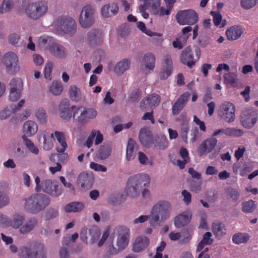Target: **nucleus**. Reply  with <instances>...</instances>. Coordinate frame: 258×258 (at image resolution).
<instances>
[{
  "instance_id": "f704fd0d",
  "label": "nucleus",
  "mask_w": 258,
  "mask_h": 258,
  "mask_svg": "<svg viewBox=\"0 0 258 258\" xmlns=\"http://www.w3.org/2000/svg\"><path fill=\"white\" fill-rule=\"evenodd\" d=\"M84 208V204L81 202H72L66 205L64 209L67 213H75L81 211Z\"/></svg>"
},
{
  "instance_id": "7ed1b4c3",
  "label": "nucleus",
  "mask_w": 258,
  "mask_h": 258,
  "mask_svg": "<svg viewBox=\"0 0 258 258\" xmlns=\"http://www.w3.org/2000/svg\"><path fill=\"white\" fill-rule=\"evenodd\" d=\"M113 234L116 237V247L112 244L108 246V250L111 254L117 253L127 246L130 240V229L126 227L118 226L114 229Z\"/></svg>"
},
{
  "instance_id": "f03ea898",
  "label": "nucleus",
  "mask_w": 258,
  "mask_h": 258,
  "mask_svg": "<svg viewBox=\"0 0 258 258\" xmlns=\"http://www.w3.org/2000/svg\"><path fill=\"white\" fill-rule=\"evenodd\" d=\"M150 182V177L146 173L136 174L131 177L127 181L126 194L128 196L136 198L145 187L148 186Z\"/></svg>"
},
{
  "instance_id": "e2e57ef3",
  "label": "nucleus",
  "mask_w": 258,
  "mask_h": 258,
  "mask_svg": "<svg viewBox=\"0 0 258 258\" xmlns=\"http://www.w3.org/2000/svg\"><path fill=\"white\" fill-rule=\"evenodd\" d=\"M53 68V64L51 62H47L44 70V77L46 79L50 81L51 80V74Z\"/></svg>"
},
{
  "instance_id": "b1692460",
  "label": "nucleus",
  "mask_w": 258,
  "mask_h": 258,
  "mask_svg": "<svg viewBox=\"0 0 258 258\" xmlns=\"http://www.w3.org/2000/svg\"><path fill=\"white\" fill-rule=\"evenodd\" d=\"M243 30L238 26H234L230 27L226 31V35L229 40H235L242 35Z\"/></svg>"
},
{
  "instance_id": "0e129e2a",
  "label": "nucleus",
  "mask_w": 258,
  "mask_h": 258,
  "mask_svg": "<svg viewBox=\"0 0 258 258\" xmlns=\"http://www.w3.org/2000/svg\"><path fill=\"white\" fill-rule=\"evenodd\" d=\"M20 40V36L18 34L13 33L9 36V41L12 45L16 46Z\"/></svg>"
},
{
  "instance_id": "ddd939ff",
  "label": "nucleus",
  "mask_w": 258,
  "mask_h": 258,
  "mask_svg": "<svg viewBox=\"0 0 258 258\" xmlns=\"http://www.w3.org/2000/svg\"><path fill=\"white\" fill-rule=\"evenodd\" d=\"M80 25L87 28L93 25L94 22V11L90 6H84L81 12L79 18Z\"/></svg>"
},
{
  "instance_id": "864d4df0",
  "label": "nucleus",
  "mask_w": 258,
  "mask_h": 258,
  "mask_svg": "<svg viewBox=\"0 0 258 258\" xmlns=\"http://www.w3.org/2000/svg\"><path fill=\"white\" fill-rule=\"evenodd\" d=\"M168 145V142L167 138L164 136H162L160 139L156 141L155 146L161 150L165 149Z\"/></svg>"
},
{
  "instance_id": "a18cd8bd",
  "label": "nucleus",
  "mask_w": 258,
  "mask_h": 258,
  "mask_svg": "<svg viewBox=\"0 0 258 258\" xmlns=\"http://www.w3.org/2000/svg\"><path fill=\"white\" fill-rule=\"evenodd\" d=\"M25 220V217L22 215L16 214L13 216L11 222V227L18 228L22 225Z\"/></svg>"
},
{
  "instance_id": "6e6552de",
  "label": "nucleus",
  "mask_w": 258,
  "mask_h": 258,
  "mask_svg": "<svg viewBox=\"0 0 258 258\" xmlns=\"http://www.w3.org/2000/svg\"><path fill=\"white\" fill-rule=\"evenodd\" d=\"M55 26L59 33L69 35L74 34L77 29V25L75 20L69 17L58 20L56 21Z\"/></svg>"
},
{
  "instance_id": "49530a36",
  "label": "nucleus",
  "mask_w": 258,
  "mask_h": 258,
  "mask_svg": "<svg viewBox=\"0 0 258 258\" xmlns=\"http://www.w3.org/2000/svg\"><path fill=\"white\" fill-rule=\"evenodd\" d=\"M137 26L142 32L150 36H162L160 33H154L150 30H147L145 25L142 22H138L137 23Z\"/></svg>"
},
{
  "instance_id": "603ef678",
  "label": "nucleus",
  "mask_w": 258,
  "mask_h": 258,
  "mask_svg": "<svg viewBox=\"0 0 258 258\" xmlns=\"http://www.w3.org/2000/svg\"><path fill=\"white\" fill-rule=\"evenodd\" d=\"M90 134H91V137L94 139L95 145H98L102 142L103 136L100 131L94 129L91 131Z\"/></svg>"
},
{
  "instance_id": "72a5a7b5",
  "label": "nucleus",
  "mask_w": 258,
  "mask_h": 258,
  "mask_svg": "<svg viewBox=\"0 0 258 258\" xmlns=\"http://www.w3.org/2000/svg\"><path fill=\"white\" fill-rule=\"evenodd\" d=\"M223 78L226 83L230 84L233 87L238 86V79L236 73L228 72L223 75Z\"/></svg>"
},
{
  "instance_id": "9b49d317",
  "label": "nucleus",
  "mask_w": 258,
  "mask_h": 258,
  "mask_svg": "<svg viewBox=\"0 0 258 258\" xmlns=\"http://www.w3.org/2000/svg\"><path fill=\"white\" fill-rule=\"evenodd\" d=\"M3 62L7 70L11 73H16L19 70V58L13 51L8 52L4 55Z\"/></svg>"
},
{
  "instance_id": "7c9ffc66",
  "label": "nucleus",
  "mask_w": 258,
  "mask_h": 258,
  "mask_svg": "<svg viewBox=\"0 0 258 258\" xmlns=\"http://www.w3.org/2000/svg\"><path fill=\"white\" fill-rule=\"evenodd\" d=\"M68 94L70 98L73 101L79 102L82 99L81 90L75 85L70 86Z\"/></svg>"
},
{
  "instance_id": "c85d7f7f",
  "label": "nucleus",
  "mask_w": 258,
  "mask_h": 258,
  "mask_svg": "<svg viewBox=\"0 0 258 258\" xmlns=\"http://www.w3.org/2000/svg\"><path fill=\"white\" fill-rule=\"evenodd\" d=\"M130 64L131 60L124 58L116 63L114 69V72L116 74L121 75L129 69Z\"/></svg>"
},
{
  "instance_id": "4c0bfd02",
  "label": "nucleus",
  "mask_w": 258,
  "mask_h": 258,
  "mask_svg": "<svg viewBox=\"0 0 258 258\" xmlns=\"http://www.w3.org/2000/svg\"><path fill=\"white\" fill-rule=\"evenodd\" d=\"M24 13L29 18L33 20H37L40 19L33 4L26 7Z\"/></svg>"
},
{
  "instance_id": "6e6d98bb",
  "label": "nucleus",
  "mask_w": 258,
  "mask_h": 258,
  "mask_svg": "<svg viewBox=\"0 0 258 258\" xmlns=\"http://www.w3.org/2000/svg\"><path fill=\"white\" fill-rule=\"evenodd\" d=\"M166 244L164 241H162L160 243V246L157 247L156 254L153 258H163L162 251L164 250L166 247ZM163 258H168L167 255H164Z\"/></svg>"
},
{
  "instance_id": "20e7f679",
  "label": "nucleus",
  "mask_w": 258,
  "mask_h": 258,
  "mask_svg": "<svg viewBox=\"0 0 258 258\" xmlns=\"http://www.w3.org/2000/svg\"><path fill=\"white\" fill-rule=\"evenodd\" d=\"M49 199L42 194H35L27 201L25 208L30 213H36L43 210L49 204Z\"/></svg>"
},
{
  "instance_id": "13d9d810",
  "label": "nucleus",
  "mask_w": 258,
  "mask_h": 258,
  "mask_svg": "<svg viewBox=\"0 0 258 258\" xmlns=\"http://www.w3.org/2000/svg\"><path fill=\"white\" fill-rule=\"evenodd\" d=\"M23 141L25 145L31 153L36 155L39 153L38 149L30 140L28 139H24Z\"/></svg>"
},
{
  "instance_id": "bb28decb",
  "label": "nucleus",
  "mask_w": 258,
  "mask_h": 258,
  "mask_svg": "<svg viewBox=\"0 0 258 258\" xmlns=\"http://www.w3.org/2000/svg\"><path fill=\"white\" fill-rule=\"evenodd\" d=\"M149 244V239L147 237L137 238L133 245V249L135 252H140L145 249Z\"/></svg>"
},
{
  "instance_id": "aec40b11",
  "label": "nucleus",
  "mask_w": 258,
  "mask_h": 258,
  "mask_svg": "<svg viewBox=\"0 0 258 258\" xmlns=\"http://www.w3.org/2000/svg\"><path fill=\"white\" fill-rule=\"evenodd\" d=\"M53 134H49L45 132H42L39 135V141L42 142L44 148L46 150H49L52 148Z\"/></svg>"
},
{
  "instance_id": "39448f33",
  "label": "nucleus",
  "mask_w": 258,
  "mask_h": 258,
  "mask_svg": "<svg viewBox=\"0 0 258 258\" xmlns=\"http://www.w3.org/2000/svg\"><path fill=\"white\" fill-rule=\"evenodd\" d=\"M19 255L20 258H47V250L43 244H37L32 248L22 247Z\"/></svg>"
},
{
  "instance_id": "338daca9",
  "label": "nucleus",
  "mask_w": 258,
  "mask_h": 258,
  "mask_svg": "<svg viewBox=\"0 0 258 258\" xmlns=\"http://www.w3.org/2000/svg\"><path fill=\"white\" fill-rule=\"evenodd\" d=\"M11 222L6 216L4 215H0V225L3 227H11Z\"/></svg>"
},
{
  "instance_id": "c03bdc74",
  "label": "nucleus",
  "mask_w": 258,
  "mask_h": 258,
  "mask_svg": "<svg viewBox=\"0 0 258 258\" xmlns=\"http://www.w3.org/2000/svg\"><path fill=\"white\" fill-rule=\"evenodd\" d=\"M255 208V202L252 200L244 202L242 204V210L244 213H251Z\"/></svg>"
},
{
  "instance_id": "ea45409f",
  "label": "nucleus",
  "mask_w": 258,
  "mask_h": 258,
  "mask_svg": "<svg viewBox=\"0 0 258 258\" xmlns=\"http://www.w3.org/2000/svg\"><path fill=\"white\" fill-rule=\"evenodd\" d=\"M37 224V221L36 219H31L20 229V232L22 234L27 233L31 231L36 226Z\"/></svg>"
},
{
  "instance_id": "09e8293b",
  "label": "nucleus",
  "mask_w": 258,
  "mask_h": 258,
  "mask_svg": "<svg viewBox=\"0 0 258 258\" xmlns=\"http://www.w3.org/2000/svg\"><path fill=\"white\" fill-rule=\"evenodd\" d=\"M13 7L12 0H4L0 6V14H4L10 11Z\"/></svg>"
},
{
  "instance_id": "69168bd1",
  "label": "nucleus",
  "mask_w": 258,
  "mask_h": 258,
  "mask_svg": "<svg viewBox=\"0 0 258 258\" xmlns=\"http://www.w3.org/2000/svg\"><path fill=\"white\" fill-rule=\"evenodd\" d=\"M192 28L190 26H187L183 28L182 30V35L180 37L183 40V42H186V40L189 36V33L191 31Z\"/></svg>"
},
{
  "instance_id": "774afa93",
  "label": "nucleus",
  "mask_w": 258,
  "mask_h": 258,
  "mask_svg": "<svg viewBox=\"0 0 258 258\" xmlns=\"http://www.w3.org/2000/svg\"><path fill=\"white\" fill-rule=\"evenodd\" d=\"M212 233L210 232H206L203 236L201 241L207 245L211 244L213 242V239L212 238Z\"/></svg>"
},
{
  "instance_id": "0eeeda50",
  "label": "nucleus",
  "mask_w": 258,
  "mask_h": 258,
  "mask_svg": "<svg viewBox=\"0 0 258 258\" xmlns=\"http://www.w3.org/2000/svg\"><path fill=\"white\" fill-rule=\"evenodd\" d=\"M110 231V227L108 226L103 231L101 236L100 229L98 227H94L90 229V244H93L96 243V245L98 247H102L108 238Z\"/></svg>"
},
{
  "instance_id": "6ab92c4d",
  "label": "nucleus",
  "mask_w": 258,
  "mask_h": 258,
  "mask_svg": "<svg viewBox=\"0 0 258 258\" xmlns=\"http://www.w3.org/2000/svg\"><path fill=\"white\" fill-rule=\"evenodd\" d=\"M155 58L154 55L151 53L146 54L142 60V69L145 73H149L153 70L155 67Z\"/></svg>"
},
{
  "instance_id": "c756f323",
  "label": "nucleus",
  "mask_w": 258,
  "mask_h": 258,
  "mask_svg": "<svg viewBox=\"0 0 258 258\" xmlns=\"http://www.w3.org/2000/svg\"><path fill=\"white\" fill-rule=\"evenodd\" d=\"M53 134V138L55 137L60 145L57 151L59 153H63L66 150L68 145L66 141V135L64 133L59 131H55Z\"/></svg>"
},
{
  "instance_id": "2eb2a0df",
  "label": "nucleus",
  "mask_w": 258,
  "mask_h": 258,
  "mask_svg": "<svg viewBox=\"0 0 258 258\" xmlns=\"http://www.w3.org/2000/svg\"><path fill=\"white\" fill-rule=\"evenodd\" d=\"M42 190L51 196L57 197L59 196L62 190L59 187L56 181L46 179L42 182Z\"/></svg>"
},
{
  "instance_id": "393cba45",
  "label": "nucleus",
  "mask_w": 258,
  "mask_h": 258,
  "mask_svg": "<svg viewBox=\"0 0 258 258\" xmlns=\"http://www.w3.org/2000/svg\"><path fill=\"white\" fill-rule=\"evenodd\" d=\"M189 96L188 93H184L176 101L172 107V112L173 114L177 115L179 113L188 100Z\"/></svg>"
},
{
  "instance_id": "e433bc0d",
  "label": "nucleus",
  "mask_w": 258,
  "mask_h": 258,
  "mask_svg": "<svg viewBox=\"0 0 258 258\" xmlns=\"http://www.w3.org/2000/svg\"><path fill=\"white\" fill-rule=\"evenodd\" d=\"M111 148L108 145H101L97 152V157L101 160H104L108 157L111 155Z\"/></svg>"
},
{
  "instance_id": "cd10ccee",
  "label": "nucleus",
  "mask_w": 258,
  "mask_h": 258,
  "mask_svg": "<svg viewBox=\"0 0 258 258\" xmlns=\"http://www.w3.org/2000/svg\"><path fill=\"white\" fill-rule=\"evenodd\" d=\"M77 107H70L68 104L61 103L59 105V111L60 112V117L64 120H70L72 117V113H74V110Z\"/></svg>"
},
{
  "instance_id": "a878e982",
  "label": "nucleus",
  "mask_w": 258,
  "mask_h": 258,
  "mask_svg": "<svg viewBox=\"0 0 258 258\" xmlns=\"http://www.w3.org/2000/svg\"><path fill=\"white\" fill-rule=\"evenodd\" d=\"M139 139L143 146L145 147L149 146L152 143L151 132L147 128H142L139 133Z\"/></svg>"
},
{
  "instance_id": "473e14b6",
  "label": "nucleus",
  "mask_w": 258,
  "mask_h": 258,
  "mask_svg": "<svg viewBox=\"0 0 258 258\" xmlns=\"http://www.w3.org/2000/svg\"><path fill=\"white\" fill-rule=\"evenodd\" d=\"M165 65L161 74L160 77L162 79H166L171 74L172 70V60L169 56H166L164 59Z\"/></svg>"
},
{
  "instance_id": "dca6fc26",
  "label": "nucleus",
  "mask_w": 258,
  "mask_h": 258,
  "mask_svg": "<svg viewBox=\"0 0 258 258\" xmlns=\"http://www.w3.org/2000/svg\"><path fill=\"white\" fill-rule=\"evenodd\" d=\"M94 181V177L92 174L87 172H82L79 174L77 184L80 185L83 189L90 188Z\"/></svg>"
},
{
  "instance_id": "f3484780",
  "label": "nucleus",
  "mask_w": 258,
  "mask_h": 258,
  "mask_svg": "<svg viewBox=\"0 0 258 258\" xmlns=\"http://www.w3.org/2000/svg\"><path fill=\"white\" fill-rule=\"evenodd\" d=\"M38 125L34 121L29 120L25 121L22 127L23 140L27 139L28 137L34 136L38 132Z\"/></svg>"
},
{
  "instance_id": "4468645a",
  "label": "nucleus",
  "mask_w": 258,
  "mask_h": 258,
  "mask_svg": "<svg viewBox=\"0 0 258 258\" xmlns=\"http://www.w3.org/2000/svg\"><path fill=\"white\" fill-rule=\"evenodd\" d=\"M257 113L254 110L249 109L243 111L241 117L242 125L247 128L252 127L257 121Z\"/></svg>"
},
{
  "instance_id": "8fccbe9b",
  "label": "nucleus",
  "mask_w": 258,
  "mask_h": 258,
  "mask_svg": "<svg viewBox=\"0 0 258 258\" xmlns=\"http://www.w3.org/2000/svg\"><path fill=\"white\" fill-rule=\"evenodd\" d=\"M10 89H13L15 91L22 90V81L19 78L12 79L10 83Z\"/></svg>"
},
{
  "instance_id": "5fc2aeb1",
  "label": "nucleus",
  "mask_w": 258,
  "mask_h": 258,
  "mask_svg": "<svg viewBox=\"0 0 258 258\" xmlns=\"http://www.w3.org/2000/svg\"><path fill=\"white\" fill-rule=\"evenodd\" d=\"M226 194L227 197L234 202L236 201L239 198L238 191L232 188H228L226 191Z\"/></svg>"
},
{
  "instance_id": "2f4dec72",
  "label": "nucleus",
  "mask_w": 258,
  "mask_h": 258,
  "mask_svg": "<svg viewBox=\"0 0 258 258\" xmlns=\"http://www.w3.org/2000/svg\"><path fill=\"white\" fill-rule=\"evenodd\" d=\"M49 51L56 57L62 58L66 56V52L63 47L57 44H53L50 45Z\"/></svg>"
},
{
  "instance_id": "680f3d73",
  "label": "nucleus",
  "mask_w": 258,
  "mask_h": 258,
  "mask_svg": "<svg viewBox=\"0 0 258 258\" xmlns=\"http://www.w3.org/2000/svg\"><path fill=\"white\" fill-rule=\"evenodd\" d=\"M21 91L22 90L15 91L13 89H10L9 99L11 101H16L20 98Z\"/></svg>"
},
{
  "instance_id": "412c9836",
  "label": "nucleus",
  "mask_w": 258,
  "mask_h": 258,
  "mask_svg": "<svg viewBox=\"0 0 258 258\" xmlns=\"http://www.w3.org/2000/svg\"><path fill=\"white\" fill-rule=\"evenodd\" d=\"M138 151V147L136 143L132 139H130L128 141L125 158L127 161H132L135 158L136 152Z\"/></svg>"
},
{
  "instance_id": "4be33fe9",
  "label": "nucleus",
  "mask_w": 258,
  "mask_h": 258,
  "mask_svg": "<svg viewBox=\"0 0 258 258\" xmlns=\"http://www.w3.org/2000/svg\"><path fill=\"white\" fill-rule=\"evenodd\" d=\"M118 10L117 5L112 3L104 5L101 9V14L104 17L108 18L117 14Z\"/></svg>"
},
{
  "instance_id": "052dcab7",
  "label": "nucleus",
  "mask_w": 258,
  "mask_h": 258,
  "mask_svg": "<svg viewBox=\"0 0 258 258\" xmlns=\"http://www.w3.org/2000/svg\"><path fill=\"white\" fill-rule=\"evenodd\" d=\"M147 98L148 99L152 107L158 105L160 102V97L157 94L151 95L148 96Z\"/></svg>"
},
{
  "instance_id": "1a4fd4ad",
  "label": "nucleus",
  "mask_w": 258,
  "mask_h": 258,
  "mask_svg": "<svg viewBox=\"0 0 258 258\" xmlns=\"http://www.w3.org/2000/svg\"><path fill=\"white\" fill-rule=\"evenodd\" d=\"M217 144V140L215 138H209L204 140L199 145L198 152L200 156H209L210 159L215 157L216 154L214 153V151Z\"/></svg>"
},
{
  "instance_id": "f257e3e1",
  "label": "nucleus",
  "mask_w": 258,
  "mask_h": 258,
  "mask_svg": "<svg viewBox=\"0 0 258 258\" xmlns=\"http://www.w3.org/2000/svg\"><path fill=\"white\" fill-rule=\"evenodd\" d=\"M172 210L171 203L168 201H160L154 205L150 214V224L151 226L158 225L170 216Z\"/></svg>"
},
{
  "instance_id": "a19ab883",
  "label": "nucleus",
  "mask_w": 258,
  "mask_h": 258,
  "mask_svg": "<svg viewBox=\"0 0 258 258\" xmlns=\"http://www.w3.org/2000/svg\"><path fill=\"white\" fill-rule=\"evenodd\" d=\"M211 14L213 17L214 23L216 26L222 28L226 25V21L222 19V16L219 13L211 12Z\"/></svg>"
},
{
  "instance_id": "37998d69",
  "label": "nucleus",
  "mask_w": 258,
  "mask_h": 258,
  "mask_svg": "<svg viewBox=\"0 0 258 258\" xmlns=\"http://www.w3.org/2000/svg\"><path fill=\"white\" fill-rule=\"evenodd\" d=\"M63 90V87L60 82L54 81L49 88L50 92L54 95H60Z\"/></svg>"
},
{
  "instance_id": "3c124183",
  "label": "nucleus",
  "mask_w": 258,
  "mask_h": 258,
  "mask_svg": "<svg viewBox=\"0 0 258 258\" xmlns=\"http://www.w3.org/2000/svg\"><path fill=\"white\" fill-rule=\"evenodd\" d=\"M225 230L224 226L223 224L219 222H214L212 225V230L216 236H220L224 233Z\"/></svg>"
},
{
  "instance_id": "4d7b16f0",
  "label": "nucleus",
  "mask_w": 258,
  "mask_h": 258,
  "mask_svg": "<svg viewBox=\"0 0 258 258\" xmlns=\"http://www.w3.org/2000/svg\"><path fill=\"white\" fill-rule=\"evenodd\" d=\"M90 168L96 172H105L107 171V167L103 165L91 162L89 165Z\"/></svg>"
},
{
  "instance_id": "a211bd4d",
  "label": "nucleus",
  "mask_w": 258,
  "mask_h": 258,
  "mask_svg": "<svg viewBox=\"0 0 258 258\" xmlns=\"http://www.w3.org/2000/svg\"><path fill=\"white\" fill-rule=\"evenodd\" d=\"M192 217L190 211L187 210L177 215L174 218V225L177 228H182L189 223Z\"/></svg>"
},
{
  "instance_id": "423d86ee",
  "label": "nucleus",
  "mask_w": 258,
  "mask_h": 258,
  "mask_svg": "<svg viewBox=\"0 0 258 258\" xmlns=\"http://www.w3.org/2000/svg\"><path fill=\"white\" fill-rule=\"evenodd\" d=\"M98 115L97 110L93 108L84 106L77 107L74 111L73 118L79 123H85L96 118Z\"/></svg>"
},
{
  "instance_id": "58836bf2",
  "label": "nucleus",
  "mask_w": 258,
  "mask_h": 258,
  "mask_svg": "<svg viewBox=\"0 0 258 258\" xmlns=\"http://www.w3.org/2000/svg\"><path fill=\"white\" fill-rule=\"evenodd\" d=\"M250 238L249 235L246 233H237L233 235L232 241L236 244L246 243Z\"/></svg>"
},
{
  "instance_id": "c9c22d12",
  "label": "nucleus",
  "mask_w": 258,
  "mask_h": 258,
  "mask_svg": "<svg viewBox=\"0 0 258 258\" xmlns=\"http://www.w3.org/2000/svg\"><path fill=\"white\" fill-rule=\"evenodd\" d=\"M34 115L38 122L41 124H45L47 123L48 117L46 110L43 108H38L36 109Z\"/></svg>"
},
{
  "instance_id": "9d476101",
  "label": "nucleus",
  "mask_w": 258,
  "mask_h": 258,
  "mask_svg": "<svg viewBox=\"0 0 258 258\" xmlns=\"http://www.w3.org/2000/svg\"><path fill=\"white\" fill-rule=\"evenodd\" d=\"M235 107L230 102L225 101L221 104L218 110V115L228 122H231L235 119Z\"/></svg>"
},
{
  "instance_id": "5701e85b",
  "label": "nucleus",
  "mask_w": 258,
  "mask_h": 258,
  "mask_svg": "<svg viewBox=\"0 0 258 258\" xmlns=\"http://www.w3.org/2000/svg\"><path fill=\"white\" fill-rule=\"evenodd\" d=\"M181 61L189 68H191L195 64V61L193 60L192 51L189 47L186 48L182 52Z\"/></svg>"
},
{
  "instance_id": "79ce46f5",
  "label": "nucleus",
  "mask_w": 258,
  "mask_h": 258,
  "mask_svg": "<svg viewBox=\"0 0 258 258\" xmlns=\"http://www.w3.org/2000/svg\"><path fill=\"white\" fill-rule=\"evenodd\" d=\"M39 18L44 16L48 11L47 5L43 2L36 3L33 4Z\"/></svg>"
},
{
  "instance_id": "f8f14e48",
  "label": "nucleus",
  "mask_w": 258,
  "mask_h": 258,
  "mask_svg": "<svg viewBox=\"0 0 258 258\" xmlns=\"http://www.w3.org/2000/svg\"><path fill=\"white\" fill-rule=\"evenodd\" d=\"M198 15L192 10L181 11L176 14V20L180 25H193L198 21Z\"/></svg>"
},
{
  "instance_id": "de8ad7c7",
  "label": "nucleus",
  "mask_w": 258,
  "mask_h": 258,
  "mask_svg": "<svg viewBox=\"0 0 258 258\" xmlns=\"http://www.w3.org/2000/svg\"><path fill=\"white\" fill-rule=\"evenodd\" d=\"M258 3V0H240L241 7L245 10H250L254 7Z\"/></svg>"
},
{
  "instance_id": "bf43d9fd",
  "label": "nucleus",
  "mask_w": 258,
  "mask_h": 258,
  "mask_svg": "<svg viewBox=\"0 0 258 258\" xmlns=\"http://www.w3.org/2000/svg\"><path fill=\"white\" fill-rule=\"evenodd\" d=\"M138 159L139 163L142 165H147L150 163V160L147 155L142 152L138 153Z\"/></svg>"
}]
</instances>
